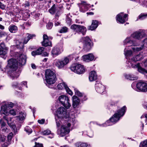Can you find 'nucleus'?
I'll list each match as a JSON object with an SVG mask.
<instances>
[{
  "label": "nucleus",
  "mask_w": 147,
  "mask_h": 147,
  "mask_svg": "<svg viewBox=\"0 0 147 147\" xmlns=\"http://www.w3.org/2000/svg\"><path fill=\"white\" fill-rule=\"evenodd\" d=\"M21 52L15 53L14 56L16 59H11L8 61V66L9 69L7 74L9 76L12 80L17 78L19 76V73L16 70L17 69L18 63L20 66L24 65L26 63V57L25 55Z\"/></svg>",
  "instance_id": "1"
},
{
  "label": "nucleus",
  "mask_w": 147,
  "mask_h": 147,
  "mask_svg": "<svg viewBox=\"0 0 147 147\" xmlns=\"http://www.w3.org/2000/svg\"><path fill=\"white\" fill-rule=\"evenodd\" d=\"M126 109V106H124L121 109L118 110L117 113H115L109 120L107 121L105 124H103V126L111 125L117 122L119 119L120 118L124 115Z\"/></svg>",
  "instance_id": "2"
},
{
  "label": "nucleus",
  "mask_w": 147,
  "mask_h": 147,
  "mask_svg": "<svg viewBox=\"0 0 147 147\" xmlns=\"http://www.w3.org/2000/svg\"><path fill=\"white\" fill-rule=\"evenodd\" d=\"M45 77L46 82L49 84H54L57 79L56 74L50 69L46 70Z\"/></svg>",
  "instance_id": "3"
},
{
  "label": "nucleus",
  "mask_w": 147,
  "mask_h": 147,
  "mask_svg": "<svg viewBox=\"0 0 147 147\" xmlns=\"http://www.w3.org/2000/svg\"><path fill=\"white\" fill-rule=\"evenodd\" d=\"M66 110L63 107H61L58 108L57 111L55 119L58 118L60 121L63 119H69V115L67 114Z\"/></svg>",
  "instance_id": "4"
},
{
  "label": "nucleus",
  "mask_w": 147,
  "mask_h": 147,
  "mask_svg": "<svg viewBox=\"0 0 147 147\" xmlns=\"http://www.w3.org/2000/svg\"><path fill=\"white\" fill-rule=\"evenodd\" d=\"M71 28L73 31L79 34H82L84 35L86 32V28L84 26L79 25L73 24L71 26Z\"/></svg>",
  "instance_id": "5"
},
{
  "label": "nucleus",
  "mask_w": 147,
  "mask_h": 147,
  "mask_svg": "<svg viewBox=\"0 0 147 147\" xmlns=\"http://www.w3.org/2000/svg\"><path fill=\"white\" fill-rule=\"evenodd\" d=\"M71 126V124L67 122L66 124H65L62 125L60 130H57V134L59 135L60 136L62 137L68 134L70 131L69 127Z\"/></svg>",
  "instance_id": "6"
},
{
  "label": "nucleus",
  "mask_w": 147,
  "mask_h": 147,
  "mask_svg": "<svg viewBox=\"0 0 147 147\" xmlns=\"http://www.w3.org/2000/svg\"><path fill=\"white\" fill-rule=\"evenodd\" d=\"M71 69L78 74H81L85 71V69L83 65L78 64H73L71 67Z\"/></svg>",
  "instance_id": "7"
},
{
  "label": "nucleus",
  "mask_w": 147,
  "mask_h": 147,
  "mask_svg": "<svg viewBox=\"0 0 147 147\" xmlns=\"http://www.w3.org/2000/svg\"><path fill=\"white\" fill-rule=\"evenodd\" d=\"M58 100L60 103L66 109H68L71 106L69 98L66 96L62 95L59 96Z\"/></svg>",
  "instance_id": "8"
},
{
  "label": "nucleus",
  "mask_w": 147,
  "mask_h": 147,
  "mask_svg": "<svg viewBox=\"0 0 147 147\" xmlns=\"http://www.w3.org/2000/svg\"><path fill=\"white\" fill-rule=\"evenodd\" d=\"M83 49L86 51H89L91 49L93 44L91 40L88 37L83 38Z\"/></svg>",
  "instance_id": "9"
},
{
  "label": "nucleus",
  "mask_w": 147,
  "mask_h": 147,
  "mask_svg": "<svg viewBox=\"0 0 147 147\" xmlns=\"http://www.w3.org/2000/svg\"><path fill=\"white\" fill-rule=\"evenodd\" d=\"M69 59L66 57L62 60H56L55 62V65L59 69L63 68L69 62Z\"/></svg>",
  "instance_id": "10"
},
{
  "label": "nucleus",
  "mask_w": 147,
  "mask_h": 147,
  "mask_svg": "<svg viewBox=\"0 0 147 147\" xmlns=\"http://www.w3.org/2000/svg\"><path fill=\"white\" fill-rule=\"evenodd\" d=\"M137 88L140 91L146 92L147 91V84L144 82L140 81L136 84Z\"/></svg>",
  "instance_id": "11"
},
{
  "label": "nucleus",
  "mask_w": 147,
  "mask_h": 147,
  "mask_svg": "<svg viewBox=\"0 0 147 147\" xmlns=\"http://www.w3.org/2000/svg\"><path fill=\"white\" fill-rule=\"evenodd\" d=\"M145 35L143 30H140L136 32L131 34V37L135 39L140 40L142 39Z\"/></svg>",
  "instance_id": "12"
},
{
  "label": "nucleus",
  "mask_w": 147,
  "mask_h": 147,
  "mask_svg": "<svg viewBox=\"0 0 147 147\" xmlns=\"http://www.w3.org/2000/svg\"><path fill=\"white\" fill-rule=\"evenodd\" d=\"M127 14H124L123 13H121L116 16L117 20L119 23L123 24L127 20Z\"/></svg>",
  "instance_id": "13"
},
{
  "label": "nucleus",
  "mask_w": 147,
  "mask_h": 147,
  "mask_svg": "<svg viewBox=\"0 0 147 147\" xmlns=\"http://www.w3.org/2000/svg\"><path fill=\"white\" fill-rule=\"evenodd\" d=\"M127 63L128 64L129 66H131L133 68H137L138 71L140 72L141 73H144L146 72L147 73V71L145 69L142 67L140 66L139 63H138L137 64H133L130 62H127Z\"/></svg>",
  "instance_id": "14"
},
{
  "label": "nucleus",
  "mask_w": 147,
  "mask_h": 147,
  "mask_svg": "<svg viewBox=\"0 0 147 147\" xmlns=\"http://www.w3.org/2000/svg\"><path fill=\"white\" fill-rule=\"evenodd\" d=\"M57 87L59 90H62L64 88L69 95H72L73 94V92L64 83L59 84L57 85Z\"/></svg>",
  "instance_id": "15"
},
{
  "label": "nucleus",
  "mask_w": 147,
  "mask_h": 147,
  "mask_svg": "<svg viewBox=\"0 0 147 147\" xmlns=\"http://www.w3.org/2000/svg\"><path fill=\"white\" fill-rule=\"evenodd\" d=\"M95 88L98 93L101 94L104 92L105 87L102 84L97 82L95 84Z\"/></svg>",
  "instance_id": "16"
},
{
  "label": "nucleus",
  "mask_w": 147,
  "mask_h": 147,
  "mask_svg": "<svg viewBox=\"0 0 147 147\" xmlns=\"http://www.w3.org/2000/svg\"><path fill=\"white\" fill-rule=\"evenodd\" d=\"M145 47H147V38L144 40L143 42V45L141 47H132V49L134 52L138 51L144 49Z\"/></svg>",
  "instance_id": "17"
},
{
  "label": "nucleus",
  "mask_w": 147,
  "mask_h": 147,
  "mask_svg": "<svg viewBox=\"0 0 147 147\" xmlns=\"http://www.w3.org/2000/svg\"><path fill=\"white\" fill-rule=\"evenodd\" d=\"M137 44L135 41L130 40L129 38H127L124 41V45H127L128 46H136Z\"/></svg>",
  "instance_id": "18"
},
{
  "label": "nucleus",
  "mask_w": 147,
  "mask_h": 147,
  "mask_svg": "<svg viewBox=\"0 0 147 147\" xmlns=\"http://www.w3.org/2000/svg\"><path fill=\"white\" fill-rule=\"evenodd\" d=\"M89 5L86 2L82 1H81V3L80 4L79 6L80 7V10L81 12H84L86 10H87L88 6Z\"/></svg>",
  "instance_id": "19"
},
{
  "label": "nucleus",
  "mask_w": 147,
  "mask_h": 147,
  "mask_svg": "<svg viewBox=\"0 0 147 147\" xmlns=\"http://www.w3.org/2000/svg\"><path fill=\"white\" fill-rule=\"evenodd\" d=\"M72 106L74 108L77 107L80 104V100L77 96H74L72 97Z\"/></svg>",
  "instance_id": "20"
},
{
  "label": "nucleus",
  "mask_w": 147,
  "mask_h": 147,
  "mask_svg": "<svg viewBox=\"0 0 147 147\" xmlns=\"http://www.w3.org/2000/svg\"><path fill=\"white\" fill-rule=\"evenodd\" d=\"M7 52V49L3 43L0 44V55H5Z\"/></svg>",
  "instance_id": "21"
},
{
  "label": "nucleus",
  "mask_w": 147,
  "mask_h": 147,
  "mask_svg": "<svg viewBox=\"0 0 147 147\" xmlns=\"http://www.w3.org/2000/svg\"><path fill=\"white\" fill-rule=\"evenodd\" d=\"M44 48L43 47L39 48L37 50L32 51L31 52V54L34 56L41 54L42 52L44 51Z\"/></svg>",
  "instance_id": "22"
},
{
  "label": "nucleus",
  "mask_w": 147,
  "mask_h": 147,
  "mask_svg": "<svg viewBox=\"0 0 147 147\" xmlns=\"http://www.w3.org/2000/svg\"><path fill=\"white\" fill-rule=\"evenodd\" d=\"M94 57L92 54L90 53L83 56L84 60L88 62L92 61L94 59Z\"/></svg>",
  "instance_id": "23"
},
{
  "label": "nucleus",
  "mask_w": 147,
  "mask_h": 147,
  "mask_svg": "<svg viewBox=\"0 0 147 147\" xmlns=\"http://www.w3.org/2000/svg\"><path fill=\"white\" fill-rule=\"evenodd\" d=\"M89 79L90 81L96 80L97 78V75L94 71H91L89 74Z\"/></svg>",
  "instance_id": "24"
},
{
  "label": "nucleus",
  "mask_w": 147,
  "mask_h": 147,
  "mask_svg": "<svg viewBox=\"0 0 147 147\" xmlns=\"http://www.w3.org/2000/svg\"><path fill=\"white\" fill-rule=\"evenodd\" d=\"M26 35V37L25 38L24 40V43L25 44H26L30 39L36 36L34 34H30L29 33L27 34Z\"/></svg>",
  "instance_id": "25"
},
{
  "label": "nucleus",
  "mask_w": 147,
  "mask_h": 147,
  "mask_svg": "<svg viewBox=\"0 0 147 147\" xmlns=\"http://www.w3.org/2000/svg\"><path fill=\"white\" fill-rule=\"evenodd\" d=\"M8 29L10 32L13 33H15L18 30L17 27L13 24L10 25Z\"/></svg>",
  "instance_id": "26"
},
{
  "label": "nucleus",
  "mask_w": 147,
  "mask_h": 147,
  "mask_svg": "<svg viewBox=\"0 0 147 147\" xmlns=\"http://www.w3.org/2000/svg\"><path fill=\"white\" fill-rule=\"evenodd\" d=\"M98 26V22L96 20H93L91 25L89 26V29L93 30L95 29Z\"/></svg>",
  "instance_id": "27"
},
{
  "label": "nucleus",
  "mask_w": 147,
  "mask_h": 147,
  "mask_svg": "<svg viewBox=\"0 0 147 147\" xmlns=\"http://www.w3.org/2000/svg\"><path fill=\"white\" fill-rule=\"evenodd\" d=\"M8 111L7 107L5 105H2L1 107V110L0 111L1 114L6 115L7 114Z\"/></svg>",
  "instance_id": "28"
},
{
  "label": "nucleus",
  "mask_w": 147,
  "mask_h": 147,
  "mask_svg": "<svg viewBox=\"0 0 147 147\" xmlns=\"http://www.w3.org/2000/svg\"><path fill=\"white\" fill-rule=\"evenodd\" d=\"M52 54L53 55L56 56L60 53L59 49L57 47H54L51 51Z\"/></svg>",
  "instance_id": "29"
},
{
  "label": "nucleus",
  "mask_w": 147,
  "mask_h": 147,
  "mask_svg": "<svg viewBox=\"0 0 147 147\" xmlns=\"http://www.w3.org/2000/svg\"><path fill=\"white\" fill-rule=\"evenodd\" d=\"M143 59V57L142 55L141 54H140L137 55L135 57H133L131 59V60L136 62V61L141 60Z\"/></svg>",
  "instance_id": "30"
},
{
  "label": "nucleus",
  "mask_w": 147,
  "mask_h": 147,
  "mask_svg": "<svg viewBox=\"0 0 147 147\" xmlns=\"http://www.w3.org/2000/svg\"><path fill=\"white\" fill-rule=\"evenodd\" d=\"M125 77L126 78L132 80H136L138 78L136 76L131 74L126 75Z\"/></svg>",
  "instance_id": "31"
},
{
  "label": "nucleus",
  "mask_w": 147,
  "mask_h": 147,
  "mask_svg": "<svg viewBox=\"0 0 147 147\" xmlns=\"http://www.w3.org/2000/svg\"><path fill=\"white\" fill-rule=\"evenodd\" d=\"M55 5H53L51 8L49 10V11L51 14H53L57 11V8L55 7Z\"/></svg>",
  "instance_id": "32"
},
{
  "label": "nucleus",
  "mask_w": 147,
  "mask_h": 147,
  "mask_svg": "<svg viewBox=\"0 0 147 147\" xmlns=\"http://www.w3.org/2000/svg\"><path fill=\"white\" fill-rule=\"evenodd\" d=\"M20 116H18L17 117L18 118H19V119L20 120H22L25 118L26 116V114L25 113L21 112L20 113Z\"/></svg>",
  "instance_id": "33"
},
{
  "label": "nucleus",
  "mask_w": 147,
  "mask_h": 147,
  "mask_svg": "<svg viewBox=\"0 0 147 147\" xmlns=\"http://www.w3.org/2000/svg\"><path fill=\"white\" fill-rule=\"evenodd\" d=\"M46 42H44V41H43L42 42V45L45 47L49 46H51V41L49 40H48L46 41Z\"/></svg>",
  "instance_id": "34"
},
{
  "label": "nucleus",
  "mask_w": 147,
  "mask_h": 147,
  "mask_svg": "<svg viewBox=\"0 0 147 147\" xmlns=\"http://www.w3.org/2000/svg\"><path fill=\"white\" fill-rule=\"evenodd\" d=\"M19 43V44H17L16 45V47L18 49H19L22 50L24 47V44L22 42H20L19 41H18L17 42V43Z\"/></svg>",
  "instance_id": "35"
},
{
  "label": "nucleus",
  "mask_w": 147,
  "mask_h": 147,
  "mask_svg": "<svg viewBox=\"0 0 147 147\" xmlns=\"http://www.w3.org/2000/svg\"><path fill=\"white\" fill-rule=\"evenodd\" d=\"M126 48H125V49L124 50V54L125 55L126 57H128L130 56L132 54V52L131 51V50H128L125 51V49Z\"/></svg>",
  "instance_id": "36"
},
{
  "label": "nucleus",
  "mask_w": 147,
  "mask_h": 147,
  "mask_svg": "<svg viewBox=\"0 0 147 147\" xmlns=\"http://www.w3.org/2000/svg\"><path fill=\"white\" fill-rule=\"evenodd\" d=\"M147 17V14L142 13L139 15L138 18L140 20H143L145 18Z\"/></svg>",
  "instance_id": "37"
},
{
  "label": "nucleus",
  "mask_w": 147,
  "mask_h": 147,
  "mask_svg": "<svg viewBox=\"0 0 147 147\" xmlns=\"http://www.w3.org/2000/svg\"><path fill=\"white\" fill-rule=\"evenodd\" d=\"M75 92V94L76 95H77L79 97H82L83 95V94L80 92L76 88L74 89Z\"/></svg>",
  "instance_id": "38"
},
{
  "label": "nucleus",
  "mask_w": 147,
  "mask_h": 147,
  "mask_svg": "<svg viewBox=\"0 0 147 147\" xmlns=\"http://www.w3.org/2000/svg\"><path fill=\"white\" fill-rule=\"evenodd\" d=\"M139 147H147V140L141 142Z\"/></svg>",
  "instance_id": "39"
},
{
  "label": "nucleus",
  "mask_w": 147,
  "mask_h": 147,
  "mask_svg": "<svg viewBox=\"0 0 147 147\" xmlns=\"http://www.w3.org/2000/svg\"><path fill=\"white\" fill-rule=\"evenodd\" d=\"M139 2L143 6L147 7V0H139Z\"/></svg>",
  "instance_id": "40"
},
{
  "label": "nucleus",
  "mask_w": 147,
  "mask_h": 147,
  "mask_svg": "<svg viewBox=\"0 0 147 147\" xmlns=\"http://www.w3.org/2000/svg\"><path fill=\"white\" fill-rule=\"evenodd\" d=\"M1 129V131L2 134H5L9 132V129L6 127L2 128Z\"/></svg>",
  "instance_id": "41"
},
{
  "label": "nucleus",
  "mask_w": 147,
  "mask_h": 147,
  "mask_svg": "<svg viewBox=\"0 0 147 147\" xmlns=\"http://www.w3.org/2000/svg\"><path fill=\"white\" fill-rule=\"evenodd\" d=\"M13 136V134L12 132L10 133L7 136V142L11 143L12 136Z\"/></svg>",
  "instance_id": "42"
},
{
  "label": "nucleus",
  "mask_w": 147,
  "mask_h": 147,
  "mask_svg": "<svg viewBox=\"0 0 147 147\" xmlns=\"http://www.w3.org/2000/svg\"><path fill=\"white\" fill-rule=\"evenodd\" d=\"M68 28L65 26L63 27L59 31V32L61 33H65L67 32Z\"/></svg>",
  "instance_id": "43"
},
{
  "label": "nucleus",
  "mask_w": 147,
  "mask_h": 147,
  "mask_svg": "<svg viewBox=\"0 0 147 147\" xmlns=\"http://www.w3.org/2000/svg\"><path fill=\"white\" fill-rule=\"evenodd\" d=\"M5 106L9 109L13 107V104L11 102H8L5 105Z\"/></svg>",
  "instance_id": "44"
},
{
  "label": "nucleus",
  "mask_w": 147,
  "mask_h": 147,
  "mask_svg": "<svg viewBox=\"0 0 147 147\" xmlns=\"http://www.w3.org/2000/svg\"><path fill=\"white\" fill-rule=\"evenodd\" d=\"M3 118L6 121H7V123L10 126H12V128L13 129H15V128L16 126L15 125H13L12 123H8V120H7V117L6 116H4L3 117Z\"/></svg>",
  "instance_id": "45"
},
{
  "label": "nucleus",
  "mask_w": 147,
  "mask_h": 147,
  "mask_svg": "<svg viewBox=\"0 0 147 147\" xmlns=\"http://www.w3.org/2000/svg\"><path fill=\"white\" fill-rule=\"evenodd\" d=\"M25 131L28 134H30L32 132V129L29 127L26 126L25 128Z\"/></svg>",
  "instance_id": "46"
},
{
  "label": "nucleus",
  "mask_w": 147,
  "mask_h": 147,
  "mask_svg": "<svg viewBox=\"0 0 147 147\" xmlns=\"http://www.w3.org/2000/svg\"><path fill=\"white\" fill-rule=\"evenodd\" d=\"M9 113L13 115L14 116L16 115L17 113V111L16 110H15L14 109H11L9 111Z\"/></svg>",
  "instance_id": "47"
},
{
  "label": "nucleus",
  "mask_w": 147,
  "mask_h": 147,
  "mask_svg": "<svg viewBox=\"0 0 147 147\" xmlns=\"http://www.w3.org/2000/svg\"><path fill=\"white\" fill-rule=\"evenodd\" d=\"M0 140L1 143H3L5 141L6 137L3 135L0 136Z\"/></svg>",
  "instance_id": "48"
},
{
  "label": "nucleus",
  "mask_w": 147,
  "mask_h": 147,
  "mask_svg": "<svg viewBox=\"0 0 147 147\" xmlns=\"http://www.w3.org/2000/svg\"><path fill=\"white\" fill-rule=\"evenodd\" d=\"M51 131L47 130L42 132V134L43 135H48L50 134Z\"/></svg>",
  "instance_id": "49"
},
{
  "label": "nucleus",
  "mask_w": 147,
  "mask_h": 147,
  "mask_svg": "<svg viewBox=\"0 0 147 147\" xmlns=\"http://www.w3.org/2000/svg\"><path fill=\"white\" fill-rule=\"evenodd\" d=\"M53 25V24L52 22L48 23L47 25V27L48 29H50L51 28Z\"/></svg>",
  "instance_id": "50"
},
{
  "label": "nucleus",
  "mask_w": 147,
  "mask_h": 147,
  "mask_svg": "<svg viewBox=\"0 0 147 147\" xmlns=\"http://www.w3.org/2000/svg\"><path fill=\"white\" fill-rule=\"evenodd\" d=\"M43 41L44 42H46L48 40H49V38L48 36L45 34H44L43 35Z\"/></svg>",
  "instance_id": "51"
},
{
  "label": "nucleus",
  "mask_w": 147,
  "mask_h": 147,
  "mask_svg": "<svg viewBox=\"0 0 147 147\" xmlns=\"http://www.w3.org/2000/svg\"><path fill=\"white\" fill-rule=\"evenodd\" d=\"M10 143H9V142H5L4 143H1V144H2V147H7L8 145L10 144Z\"/></svg>",
  "instance_id": "52"
},
{
  "label": "nucleus",
  "mask_w": 147,
  "mask_h": 147,
  "mask_svg": "<svg viewBox=\"0 0 147 147\" xmlns=\"http://www.w3.org/2000/svg\"><path fill=\"white\" fill-rule=\"evenodd\" d=\"M66 22L67 24L70 25L71 24V19L69 18H68L66 19Z\"/></svg>",
  "instance_id": "53"
},
{
  "label": "nucleus",
  "mask_w": 147,
  "mask_h": 147,
  "mask_svg": "<svg viewBox=\"0 0 147 147\" xmlns=\"http://www.w3.org/2000/svg\"><path fill=\"white\" fill-rule=\"evenodd\" d=\"M141 118L145 119L144 120L146 123L147 122V114H145L142 115L141 117Z\"/></svg>",
  "instance_id": "54"
},
{
  "label": "nucleus",
  "mask_w": 147,
  "mask_h": 147,
  "mask_svg": "<svg viewBox=\"0 0 147 147\" xmlns=\"http://www.w3.org/2000/svg\"><path fill=\"white\" fill-rule=\"evenodd\" d=\"M35 145L34 147H43V145L42 144L37 143L35 142Z\"/></svg>",
  "instance_id": "55"
},
{
  "label": "nucleus",
  "mask_w": 147,
  "mask_h": 147,
  "mask_svg": "<svg viewBox=\"0 0 147 147\" xmlns=\"http://www.w3.org/2000/svg\"><path fill=\"white\" fill-rule=\"evenodd\" d=\"M0 123L1 124V128L5 127V126L6 125V123L4 122H2V119L0 120Z\"/></svg>",
  "instance_id": "56"
},
{
  "label": "nucleus",
  "mask_w": 147,
  "mask_h": 147,
  "mask_svg": "<svg viewBox=\"0 0 147 147\" xmlns=\"http://www.w3.org/2000/svg\"><path fill=\"white\" fill-rule=\"evenodd\" d=\"M5 5L0 1V8L2 9H5Z\"/></svg>",
  "instance_id": "57"
},
{
  "label": "nucleus",
  "mask_w": 147,
  "mask_h": 147,
  "mask_svg": "<svg viewBox=\"0 0 147 147\" xmlns=\"http://www.w3.org/2000/svg\"><path fill=\"white\" fill-rule=\"evenodd\" d=\"M81 97L82 98V99L83 100H86L87 99V96L84 94L83 96H82Z\"/></svg>",
  "instance_id": "58"
},
{
  "label": "nucleus",
  "mask_w": 147,
  "mask_h": 147,
  "mask_svg": "<svg viewBox=\"0 0 147 147\" xmlns=\"http://www.w3.org/2000/svg\"><path fill=\"white\" fill-rule=\"evenodd\" d=\"M87 144L85 143L81 142L80 147H87Z\"/></svg>",
  "instance_id": "59"
},
{
  "label": "nucleus",
  "mask_w": 147,
  "mask_h": 147,
  "mask_svg": "<svg viewBox=\"0 0 147 147\" xmlns=\"http://www.w3.org/2000/svg\"><path fill=\"white\" fill-rule=\"evenodd\" d=\"M45 120L43 119H42L40 120H38V123L40 124H42L44 123L45 122Z\"/></svg>",
  "instance_id": "60"
},
{
  "label": "nucleus",
  "mask_w": 147,
  "mask_h": 147,
  "mask_svg": "<svg viewBox=\"0 0 147 147\" xmlns=\"http://www.w3.org/2000/svg\"><path fill=\"white\" fill-rule=\"evenodd\" d=\"M41 54L42 56H47L48 55V53L46 52H42Z\"/></svg>",
  "instance_id": "61"
},
{
  "label": "nucleus",
  "mask_w": 147,
  "mask_h": 147,
  "mask_svg": "<svg viewBox=\"0 0 147 147\" xmlns=\"http://www.w3.org/2000/svg\"><path fill=\"white\" fill-rule=\"evenodd\" d=\"M81 142H78L75 144V146L76 147H80Z\"/></svg>",
  "instance_id": "62"
},
{
  "label": "nucleus",
  "mask_w": 147,
  "mask_h": 147,
  "mask_svg": "<svg viewBox=\"0 0 147 147\" xmlns=\"http://www.w3.org/2000/svg\"><path fill=\"white\" fill-rule=\"evenodd\" d=\"M18 85V83L17 82H16L13 83V84L12 86L13 87H16Z\"/></svg>",
  "instance_id": "63"
},
{
  "label": "nucleus",
  "mask_w": 147,
  "mask_h": 147,
  "mask_svg": "<svg viewBox=\"0 0 147 147\" xmlns=\"http://www.w3.org/2000/svg\"><path fill=\"white\" fill-rule=\"evenodd\" d=\"M144 66L147 67V60L144 61Z\"/></svg>",
  "instance_id": "64"
}]
</instances>
